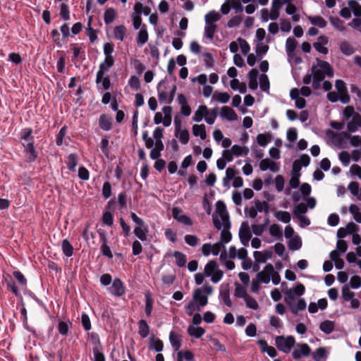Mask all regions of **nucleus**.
Segmentation results:
<instances>
[{
  "label": "nucleus",
  "mask_w": 361,
  "mask_h": 361,
  "mask_svg": "<svg viewBox=\"0 0 361 361\" xmlns=\"http://www.w3.org/2000/svg\"><path fill=\"white\" fill-rule=\"evenodd\" d=\"M339 160L344 166H348L350 162V156L347 151H342L338 155Z\"/></svg>",
  "instance_id": "69168bd1"
},
{
  "label": "nucleus",
  "mask_w": 361,
  "mask_h": 361,
  "mask_svg": "<svg viewBox=\"0 0 361 361\" xmlns=\"http://www.w3.org/2000/svg\"><path fill=\"white\" fill-rule=\"evenodd\" d=\"M71 325H72V323L69 320L68 322L60 321L59 322L58 326H57L59 333L61 336H67L68 331H69L70 326H71Z\"/></svg>",
  "instance_id": "58836bf2"
},
{
  "label": "nucleus",
  "mask_w": 361,
  "mask_h": 361,
  "mask_svg": "<svg viewBox=\"0 0 361 361\" xmlns=\"http://www.w3.org/2000/svg\"><path fill=\"white\" fill-rule=\"evenodd\" d=\"M269 233L271 236L276 237L277 238H282V229L281 226L279 224H272L269 227Z\"/></svg>",
  "instance_id": "8fccbe9b"
},
{
  "label": "nucleus",
  "mask_w": 361,
  "mask_h": 361,
  "mask_svg": "<svg viewBox=\"0 0 361 361\" xmlns=\"http://www.w3.org/2000/svg\"><path fill=\"white\" fill-rule=\"evenodd\" d=\"M32 129L31 128H25L20 131V139L29 142L34 141V137L32 135Z\"/></svg>",
  "instance_id": "37998d69"
},
{
  "label": "nucleus",
  "mask_w": 361,
  "mask_h": 361,
  "mask_svg": "<svg viewBox=\"0 0 361 361\" xmlns=\"http://www.w3.org/2000/svg\"><path fill=\"white\" fill-rule=\"evenodd\" d=\"M204 274L207 277L211 276L213 283L219 282L223 277V271L219 269V266L215 260H210L204 267Z\"/></svg>",
  "instance_id": "20e7f679"
},
{
  "label": "nucleus",
  "mask_w": 361,
  "mask_h": 361,
  "mask_svg": "<svg viewBox=\"0 0 361 361\" xmlns=\"http://www.w3.org/2000/svg\"><path fill=\"white\" fill-rule=\"evenodd\" d=\"M148 32L147 30V26L145 24H143L140 29V31L137 33V44L139 47L143 46L148 41Z\"/></svg>",
  "instance_id": "f3484780"
},
{
  "label": "nucleus",
  "mask_w": 361,
  "mask_h": 361,
  "mask_svg": "<svg viewBox=\"0 0 361 361\" xmlns=\"http://www.w3.org/2000/svg\"><path fill=\"white\" fill-rule=\"evenodd\" d=\"M99 126L103 130H110L112 127L111 118L105 114H102L99 118Z\"/></svg>",
  "instance_id": "393cba45"
},
{
  "label": "nucleus",
  "mask_w": 361,
  "mask_h": 361,
  "mask_svg": "<svg viewBox=\"0 0 361 361\" xmlns=\"http://www.w3.org/2000/svg\"><path fill=\"white\" fill-rule=\"evenodd\" d=\"M208 114V109L206 106L201 105L195 111L192 120L197 123L202 121L203 118L205 117Z\"/></svg>",
  "instance_id": "b1692460"
},
{
  "label": "nucleus",
  "mask_w": 361,
  "mask_h": 361,
  "mask_svg": "<svg viewBox=\"0 0 361 361\" xmlns=\"http://www.w3.org/2000/svg\"><path fill=\"white\" fill-rule=\"evenodd\" d=\"M4 281L6 284L7 288L10 290L16 296H18L20 295L16 282L11 275L6 274L4 276Z\"/></svg>",
  "instance_id": "a211bd4d"
},
{
  "label": "nucleus",
  "mask_w": 361,
  "mask_h": 361,
  "mask_svg": "<svg viewBox=\"0 0 361 361\" xmlns=\"http://www.w3.org/2000/svg\"><path fill=\"white\" fill-rule=\"evenodd\" d=\"M126 34V28L124 25H121L116 26L114 30V35L116 39L123 41Z\"/></svg>",
  "instance_id": "e433bc0d"
},
{
  "label": "nucleus",
  "mask_w": 361,
  "mask_h": 361,
  "mask_svg": "<svg viewBox=\"0 0 361 361\" xmlns=\"http://www.w3.org/2000/svg\"><path fill=\"white\" fill-rule=\"evenodd\" d=\"M335 326L332 321L325 320L319 325L320 330L326 334H330L334 330Z\"/></svg>",
  "instance_id": "2f4dec72"
},
{
  "label": "nucleus",
  "mask_w": 361,
  "mask_h": 361,
  "mask_svg": "<svg viewBox=\"0 0 361 361\" xmlns=\"http://www.w3.org/2000/svg\"><path fill=\"white\" fill-rule=\"evenodd\" d=\"M88 338L92 345V350L103 348L99 334L96 332H91L88 334Z\"/></svg>",
  "instance_id": "7c9ffc66"
},
{
  "label": "nucleus",
  "mask_w": 361,
  "mask_h": 361,
  "mask_svg": "<svg viewBox=\"0 0 361 361\" xmlns=\"http://www.w3.org/2000/svg\"><path fill=\"white\" fill-rule=\"evenodd\" d=\"M311 353V348L307 343H300L293 351L292 355L295 360H299L303 356H308Z\"/></svg>",
  "instance_id": "6e6552de"
},
{
  "label": "nucleus",
  "mask_w": 361,
  "mask_h": 361,
  "mask_svg": "<svg viewBox=\"0 0 361 361\" xmlns=\"http://www.w3.org/2000/svg\"><path fill=\"white\" fill-rule=\"evenodd\" d=\"M348 4L355 17H361V5L359 4L358 2L350 0L348 2Z\"/></svg>",
  "instance_id": "49530a36"
},
{
  "label": "nucleus",
  "mask_w": 361,
  "mask_h": 361,
  "mask_svg": "<svg viewBox=\"0 0 361 361\" xmlns=\"http://www.w3.org/2000/svg\"><path fill=\"white\" fill-rule=\"evenodd\" d=\"M78 162V157L75 153L70 154L66 160L67 168L71 171H75L76 166Z\"/></svg>",
  "instance_id": "5701e85b"
},
{
  "label": "nucleus",
  "mask_w": 361,
  "mask_h": 361,
  "mask_svg": "<svg viewBox=\"0 0 361 361\" xmlns=\"http://www.w3.org/2000/svg\"><path fill=\"white\" fill-rule=\"evenodd\" d=\"M150 348L155 352L159 353L163 350L164 343L159 338L152 335L149 338Z\"/></svg>",
  "instance_id": "4be33fe9"
},
{
  "label": "nucleus",
  "mask_w": 361,
  "mask_h": 361,
  "mask_svg": "<svg viewBox=\"0 0 361 361\" xmlns=\"http://www.w3.org/2000/svg\"><path fill=\"white\" fill-rule=\"evenodd\" d=\"M169 341L174 350H178L181 347L180 338L173 331H171L169 334Z\"/></svg>",
  "instance_id": "72a5a7b5"
},
{
  "label": "nucleus",
  "mask_w": 361,
  "mask_h": 361,
  "mask_svg": "<svg viewBox=\"0 0 361 361\" xmlns=\"http://www.w3.org/2000/svg\"><path fill=\"white\" fill-rule=\"evenodd\" d=\"M331 25L337 30L344 31L345 27L343 25V22L338 17H331L329 19Z\"/></svg>",
  "instance_id": "3c124183"
},
{
  "label": "nucleus",
  "mask_w": 361,
  "mask_h": 361,
  "mask_svg": "<svg viewBox=\"0 0 361 361\" xmlns=\"http://www.w3.org/2000/svg\"><path fill=\"white\" fill-rule=\"evenodd\" d=\"M61 248L65 256L67 257H71L73 256L74 248L68 239H64L62 240Z\"/></svg>",
  "instance_id": "c756f323"
},
{
  "label": "nucleus",
  "mask_w": 361,
  "mask_h": 361,
  "mask_svg": "<svg viewBox=\"0 0 361 361\" xmlns=\"http://www.w3.org/2000/svg\"><path fill=\"white\" fill-rule=\"evenodd\" d=\"M249 152L248 148L238 145L232 146L231 149H227V163L233 160V156L247 155Z\"/></svg>",
  "instance_id": "9b49d317"
},
{
  "label": "nucleus",
  "mask_w": 361,
  "mask_h": 361,
  "mask_svg": "<svg viewBox=\"0 0 361 361\" xmlns=\"http://www.w3.org/2000/svg\"><path fill=\"white\" fill-rule=\"evenodd\" d=\"M275 217L280 221L287 224L289 223L291 216L289 212L286 211H279L275 214Z\"/></svg>",
  "instance_id": "09e8293b"
},
{
  "label": "nucleus",
  "mask_w": 361,
  "mask_h": 361,
  "mask_svg": "<svg viewBox=\"0 0 361 361\" xmlns=\"http://www.w3.org/2000/svg\"><path fill=\"white\" fill-rule=\"evenodd\" d=\"M214 227L221 230L220 240L214 244L204 243L202 246V252L204 256L209 255H218L220 253V261L226 265V204L224 201L219 200L216 203V209L212 215Z\"/></svg>",
  "instance_id": "f257e3e1"
},
{
  "label": "nucleus",
  "mask_w": 361,
  "mask_h": 361,
  "mask_svg": "<svg viewBox=\"0 0 361 361\" xmlns=\"http://www.w3.org/2000/svg\"><path fill=\"white\" fill-rule=\"evenodd\" d=\"M102 223L104 225L111 226L114 224V216L109 211H105L102 215Z\"/></svg>",
  "instance_id": "6e6d98bb"
},
{
  "label": "nucleus",
  "mask_w": 361,
  "mask_h": 361,
  "mask_svg": "<svg viewBox=\"0 0 361 361\" xmlns=\"http://www.w3.org/2000/svg\"><path fill=\"white\" fill-rule=\"evenodd\" d=\"M275 343L280 351L287 354L289 353L294 347L295 340L292 336H288L286 337L279 336L276 337Z\"/></svg>",
  "instance_id": "39448f33"
},
{
  "label": "nucleus",
  "mask_w": 361,
  "mask_h": 361,
  "mask_svg": "<svg viewBox=\"0 0 361 361\" xmlns=\"http://www.w3.org/2000/svg\"><path fill=\"white\" fill-rule=\"evenodd\" d=\"M115 15L116 13L114 8H110L106 9L104 14V20L105 24H111L114 20Z\"/></svg>",
  "instance_id": "603ef678"
},
{
  "label": "nucleus",
  "mask_w": 361,
  "mask_h": 361,
  "mask_svg": "<svg viewBox=\"0 0 361 361\" xmlns=\"http://www.w3.org/2000/svg\"><path fill=\"white\" fill-rule=\"evenodd\" d=\"M172 216L176 220L184 225L191 226L192 224L191 219L188 215L184 214L181 209L178 207H173Z\"/></svg>",
  "instance_id": "f8f14e48"
},
{
  "label": "nucleus",
  "mask_w": 361,
  "mask_h": 361,
  "mask_svg": "<svg viewBox=\"0 0 361 361\" xmlns=\"http://www.w3.org/2000/svg\"><path fill=\"white\" fill-rule=\"evenodd\" d=\"M60 16L63 20H68L70 19L69 7L66 4H61L60 6Z\"/></svg>",
  "instance_id": "4d7b16f0"
},
{
  "label": "nucleus",
  "mask_w": 361,
  "mask_h": 361,
  "mask_svg": "<svg viewBox=\"0 0 361 361\" xmlns=\"http://www.w3.org/2000/svg\"><path fill=\"white\" fill-rule=\"evenodd\" d=\"M221 145L224 149L221 152V157L216 161L217 168L223 170L226 167V140H222Z\"/></svg>",
  "instance_id": "c03bdc74"
},
{
  "label": "nucleus",
  "mask_w": 361,
  "mask_h": 361,
  "mask_svg": "<svg viewBox=\"0 0 361 361\" xmlns=\"http://www.w3.org/2000/svg\"><path fill=\"white\" fill-rule=\"evenodd\" d=\"M307 212V206L306 204L302 202L294 206L293 214L297 217L303 215Z\"/></svg>",
  "instance_id": "de8ad7c7"
},
{
  "label": "nucleus",
  "mask_w": 361,
  "mask_h": 361,
  "mask_svg": "<svg viewBox=\"0 0 361 361\" xmlns=\"http://www.w3.org/2000/svg\"><path fill=\"white\" fill-rule=\"evenodd\" d=\"M192 299L200 307H204L208 303V298L201 289L196 288L194 290Z\"/></svg>",
  "instance_id": "2eb2a0df"
},
{
  "label": "nucleus",
  "mask_w": 361,
  "mask_h": 361,
  "mask_svg": "<svg viewBox=\"0 0 361 361\" xmlns=\"http://www.w3.org/2000/svg\"><path fill=\"white\" fill-rule=\"evenodd\" d=\"M256 277L259 281L264 284H268L271 281L273 284L278 285L281 281L279 274L271 264H267L261 271L257 274Z\"/></svg>",
  "instance_id": "f03ea898"
},
{
  "label": "nucleus",
  "mask_w": 361,
  "mask_h": 361,
  "mask_svg": "<svg viewBox=\"0 0 361 361\" xmlns=\"http://www.w3.org/2000/svg\"><path fill=\"white\" fill-rule=\"evenodd\" d=\"M240 2L241 0H227V14L231 9H233L235 13H243V7Z\"/></svg>",
  "instance_id": "412c9836"
},
{
  "label": "nucleus",
  "mask_w": 361,
  "mask_h": 361,
  "mask_svg": "<svg viewBox=\"0 0 361 361\" xmlns=\"http://www.w3.org/2000/svg\"><path fill=\"white\" fill-rule=\"evenodd\" d=\"M192 133L196 137H200L201 140H205L207 137L205 126L204 124H195L192 126Z\"/></svg>",
  "instance_id": "bb28decb"
},
{
  "label": "nucleus",
  "mask_w": 361,
  "mask_h": 361,
  "mask_svg": "<svg viewBox=\"0 0 361 361\" xmlns=\"http://www.w3.org/2000/svg\"><path fill=\"white\" fill-rule=\"evenodd\" d=\"M310 22L320 28H324L326 26V20L321 16H310L308 17Z\"/></svg>",
  "instance_id": "79ce46f5"
},
{
  "label": "nucleus",
  "mask_w": 361,
  "mask_h": 361,
  "mask_svg": "<svg viewBox=\"0 0 361 361\" xmlns=\"http://www.w3.org/2000/svg\"><path fill=\"white\" fill-rule=\"evenodd\" d=\"M188 333L192 337L200 338L205 333V330L199 326H189L188 329Z\"/></svg>",
  "instance_id": "473e14b6"
},
{
  "label": "nucleus",
  "mask_w": 361,
  "mask_h": 361,
  "mask_svg": "<svg viewBox=\"0 0 361 361\" xmlns=\"http://www.w3.org/2000/svg\"><path fill=\"white\" fill-rule=\"evenodd\" d=\"M245 301L246 303V306L248 308H250L254 310H256L258 309L259 305H258L257 300L255 298H253L252 297L246 295L245 297Z\"/></svg>",
  "instance_id": "052dcab7"
},
{
  "label": "nucleus",
  "mask_w": 361,
  "mask_h": 361,
  "mask_svg": "<svg viewBox=\"0 0 361 361\" xmlns=\"http://www.w3.org/2000/svg\"><path fill=\"white\" fill-rule=\"evenodd\" d=\"M145 314L149 317L152 314L153 309V299L149 293H145Z\"/></svg>",
  "instance_id": "a18cd8bd"
},
{
  "label": "nucleus",
  "mask_w": 361,
  "mask_h": 361,
  "mask_svg": "<svg viewBox=\"0 0 361 361\" xmlns=\"http://www.w3.org/2000/svg\"><path fill=\"white\" fill-rule=\"evenodd\" d=\"M361 126V116L356 114L351 121L347 124V129L352 133L357 130L358 128Z\"/></svg>",
  "instance_id": "aec40b11"
},
{
  "label": "nucleus",
  "mask_w": 361,
  "mask_h": 361,
  "mask_svg": "<svg viewBox=\"0 0 361 361\" xmlns=\"http://www.w3.org/2000/svg\"><path fill=\"white\" fill-rule=\"evenodd\" d=\"M305 288L303 284L298 283L294 288L287 290L284 293V301L286 303H290L295 300L296 297H300L305 293Z\"/></svg>",
  "instance_id": "423d86ee"
},
{
  "label": "nucleus",
  "mask_w": 361,
  "mask_h": 361,
  "mask_svg": "<svg viewBox=\"0 0 361 361\" xmlns=\"http://www.w3.org/2000/svg\"><path fill=\"white\" fill-rule=\"evenodd\" d=\"M254 207L257 209V212H262L264 211L267 214L269 213V205L265 201L255 200Z\"/></svg>",
  "instance_id": "bf43d9fd"
},
{
  "label": "nucleus",
  "mask_w": 361,
  "mask_h": 361,
  "mask_svg": "<svg viewBox=\"0 0 361 361\" xmlns=\"http://www.w3.org/2000/svg\"><path fill=\"white\" fill-rule=\"evenodd\" d=\"M269 50V46L263 42H257L256 45V54L257 56L262 57Z\"/></svg>",
  "instance_id": "5fc2aeb1"
},
{
  "label": "nucleus",
  "mask_w": 361,
  "mask_h": 361,
  "mask_svg": "<svg viewBox=\"0 0 361 361\" xmlns=\"http://www.w3.org/2000/svg\"><path fill=\"white\" fill-rule=\"evenodd\" d=\"M195 356L190 350H180L177 353L176 361H194Z\"/></svg>",
  "instance_id": "a878e982"
},
{
  "label": "nucleus",
  "mask_w": 361,
  "mask_h": 361,
  "mask_svg": "<svg viewBox=\"0 0 361 361\" xmlns=\"http://www.w3.org/2000/svg\"><path fill=\"white\" fill-rule=\"evenodd\" d=\"M339 49L345 56H350L355 52L353 47L348 42L343 41L338 44Z\"/></svg>",
  "instance_id": "c85d7f7f"
},
{
  "label": "nucleus",
  "mask_w": 361,
  "mask_h": 361,
  "mask_svg": "<svg viewBox=\"0 0 361 361\" xmlns=\"http://www.w3.org/2000/svg\"><path fill=\"white\" fill-rule=\"evenodd\" d=\"M209 16H204L205 26L204 29V37L206 38L213 40L214 34L218 32L216 24L209 20Z\"/></svg>",
  "instance_id": "9d476101"
},
{
  "label": "nucleus",
  "mask_w": 361,
  "mask_h": 361,
  "mask_svg": "<svg viewBox=\"0 0 361 361\" xmlns=\"http://www.w3.org/2000/svg\"><path fill=\"white\" fill-rule=\"evenodd\" d=\"M239 237L241 243L247 245L252 237L250 226L247 222H243L239 230Z\"/></svg>",
  "instance_id": "ddd939ff"
},
{
  "label": "nucleus",
  "mask_w": 361,
  "mask_h": 361,
  "mask_svg": "<svg viewBox=\"0 0 361 361\" xmlns=\"http://www.w3.org/2000/svg\"><path fill=\"white\" fill-rule=\"evenodd\" d=\"M269 324L272 327L275 328L277 330L281 329L283 326V324L281 319L274 315L270 317Z\"/></svg>",
  "instance_id": "774afa93"
},
{
  "label": "nucleus",
  "mask_w": 361,
  "mask_h": 361,
  "mask_svg": "<svg viewBox=\"0 0 361 361\" xmlns=\"http://www.w3.org/2000/svg\"><path fill=\"white\" fill-rule=\"evenodd\" d=\"M93 361H106L105 355L103 353V348L92 350Z\"/></svg>",
  "instance_id": "338daca9"
},
{
  "label": "nucleus",
  "mask_w": 361,
  "mask_h": 361,
  "mask_svg": "<svg viewBox=\"0 0 361 361\" xmlns=\"http://www.w3.org/2000/svg\"><path fill=\"white\" fill-rule=\"evenodd\" d=\"M27 159L29 162H34L38 157V152L34 147V141L22 143Z\"/></svg>",
  "instance_id": "1a4fd4ad"
},
{
  "label": "nucleus",
  "mask_w": 361,
  "mask_h": 361,
  "mask_svg": "<svg viewBox=\"0 0 361 361\" xmlns=\"http://www.w3.org/2000/svg\"><path fill=\"white\" fill-rule=\"evenodd\" d=\"M312 79L323 81L325 76L333 77L334 71L329 62L317 59V65L312 66Z\"/></svg>",
  "instance_id": "7ed1b4c3"
},
{
  "label": "nucleus",
  "mask_w": 361,
  "mask_h": 361,
  "mask_svg": "<svg viewBox=\"0 0 361 361\" xmlns=\"http://www.w3.org/2000/svg\"><path fill=\"white\" fill-rule=\"evenodd\" d=\"M286 305L289 307L291 313L295 315L297 314L299 311L305 310L306 309V306H307L306 302H305V299H303V298H299L297 302H295V301H292L291 304L286 303Z\"/></svg>",
  "instance_id": "4468645a"
},
{
  "label": "nucleus",
  "mask_w": 361,
  "mask_h": 361,
  "mask_svg": "<svg viewBox=\"0 0 361 361\" xmlns=\"http://www.w3.org/2000/svg\"><path fill=\"white\" fill-rule=\"evenodd\" d=\"M350 212L353 214V219L357 222L361 223V212L357 205L352 204L349 207Z\"/></svg>",
  "instance_id": "864d4df0"
},
{
  "label": "nucleus",
  "mask_w": 361,
  "mask_h": 361,
  "mask_svg": "<svg viewBox=\"0 0 361 361\" xmlns=\"http://www.w3.org/2000/svg\"><path fill=\"white\" fill-rule=\"evenodd\" d=\"M173 256L176 258V265L179 267H183L187 262L186 255L181 252L175 251Z\"/></svg>",
  "instance_id": "ea45409f"
},
{
  "label": "nucleus",
  "mask_w": 361,
  "mask_h": 361,
  "mask_svg": "<svg viewBox=\"0 0 361 361\" xmlns=\"http://www.w3.org/2000/svg\"><path fill=\"white\" fill-rule=\"evenodd\" d=\"M185 308L186 314L188 316H192L194 314L195 311L197 312H200L202 307H199V305L192 300L188 302Z\"/></svg>",
  "instance_id": "a19ab883"
},
{
  "label": "nucleus",
  "mask_w": 361,
  "mask_h": 361,
  "mask_svg": "<svg viewBox=\"0 0 361 361\" xmlns=\"http://www.w3.org/2000/svg\"><path fill=\"white\" fill-rule=\"evenodd\" d=\"M148 232L147 226L142 228H135L133 233L141 241L144 242L147 240V233Z\"/></svg>",
  "instance_id": "4c0bfd02"
},
{
  "label": "nucleus",
  "mask_w": 361,
  "mask_h": 361,
  "mask_svg": "<svg viewBox=\"0 0 361 361\" xmlns=\"http://www.w3.org/2000/svg\"><path fill=\"white\" fill-rule=\"evenodd\" d=\"M95 82L98 90H108L111 87V80L109 76L102 75V78H97V75H96Z\"/></svg>",
  "instance_id": "6ab92c4d"
},
{
  "label": "nucleus",
  "mask_w": 361,
  "mask_h": 361,
  "mask_svg": "<svg viewBox=\"0 0 361 361\" xmlns=\"http://www.w3.org/2000/svg\"><path fill=\"white\" fill-rule=\"evenodd\" d=\"M176 137L179 139V141L182 144L185 145L189 142L190 135L188 130H180V131L178 133V135Z\"/></svg>",
  "instance_id": "680f3d73"
},
{
  "label": "nucleus",
  "mask_w": 361,
  "mask_h": 361,
  "mask_svg": "<svg viewBox=\"0 0 361 361\" xmlns=\"http://www.w3.org/2000/svg\"><path fill=\"white\" fill-rule=\"evenodd\" d=\"M298 42L293 37H288L286 41V51L288 58H293L295 54Z\"/></svg>",
  "instance_id": "dca6fc26"
},
{
  "label": "nucleus",
  "mask_w": 361,
  "mask_h": 361,
  "mask_svg": "<svg viewBox=\"0 0 361 361\" xmlns=\"http://www.w3.org/2000/svg\"><path fill=\"white\" fill-rule=\"evenodd\" d=\"M327 357V353L324 347L318 348L312 355L314 360L318 361L320 359L326 358Z\"/></svg>",
  "instance_id": "13d9d810"
},
{
  "label": "nucleus",
  "mask_w": 361,
  "mask_h": 361,
  "mask_svg": "<svg viewBox=\"0 0 361 361\" xmlns=\"http://www.w3.org/2000/svg\"><path fill=\"white\" fill-rule=\"evenodd\" d=\"M81 322L82 327L85 331H90L91 329L92 325L90 317L85 312H82L81 314Z\"/></svg>",
  "instance_id": "0e129e2a"
},
{
  "label": "nucleus",
  "mask_w": 361,
  "mask_h": 361,
  "mask_svg": "<svg viewBox=\"0 0 361 361\" xmlns=\"http://www.w3.org/2000/svg\"><path fill=\"white\" fill-rule=\"evenodd\" d=\"M269 219L268 217L266 218L264 224H252V230L253 233L257 236H260L262 235L266 226L269 224Z\"/></svg>",
  "instance_id": "f704fd0d"
},
{
  "label": "nucleus",
  "mask_w": 361,
  "mask_h": 361,
  "mask_svg": "<svg viewBox=\"0 0 361 361\" xmlns=\"http://www.w3.org/2000/svg\"><path fill=\"white\" fill-rule=\"evenodd\" d=\"M329 138L335 145H341L343 142V134L332 132Z\"/></svg>",
  "instance_id": "e2e57ef3"
},
{
  "label": "nucleus",
  "mask_w": 361,
  "mask_h": 361,
  "mask_svg": "<svg viewBox=\"0 0 361 361\" xmlns=\"http://www.w3.org/2000/svg\"><path fill=\"white\" fill-rule=\"evenodd\" d=\"M109 292L115 297H121L126 293V286L119 278H116L109 288Z\"/></svg>",
  "instance_id": "0eeeda50"
},
{
  "label": "nucleus",
  "mask_w": 361,
  "mask_h": 361,
  "mask_svg": "<svg viewBox=\"0 0 361 361\" xmlns=\"http://www.w3.org/2000/svg\"><path fill=\"white\" fill-rule=\"evenodd\" d=\"M271 141L270 133H260L257 136V142L262 147H266Z\"/></svg>",
  "instance_id": "c9c22d12"
},
{
  "label": "nucleus",
  "mask_w": 361,
  "mask_h": 361,
  "mask_svg": "<svg viewBox=\"0 0 361 361\" xmlns=\"http://www.w3.org/2000/svg\"><path fill=\"white\" fill-rule=\"evenodd\" d=\"M138 334L142 338L147 337L149 334V326L144 319L138 322Z\"/></svg>",
  "instance_id": "cd10ccee"
}]
</instances>
